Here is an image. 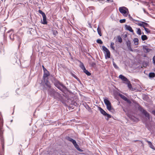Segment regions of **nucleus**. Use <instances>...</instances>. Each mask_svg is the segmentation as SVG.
<instances>
[{
	"label": "nucleus",
	"instance_id": "1",
	"mask_svg": "<svg viewBox=\"0 0 155 155\" xmlns=\"http://www.w3.org/2000/svg\"><path fill=\"white\" fill-rule=\"evenodd\" d=\"M3 122L2 118L0 117V139L1 143L2 145V149L4 150V139L3 136V134L4 130L3 128Z\"/></svg>",
	"mask_w": 155,
	"mask_h": 155
},
{
	"label": "nucleus",
	"instance_id": "2",
	"mask_svg": "<svg viewBox=\"0 0 155 155\" xmlns=\"http://www.w3.org/2000/svg\"><path fill=\"white\" fill-rule=\"evenodd\" d=\"M48 93L51 96L55 99L59 100L61 98V94L53 89H49L48 90Z\"/></svg>",
	"mask_w": 155,
	"mask_h": 155
},
{
	"label": "nucleus",
	"instance_id": "3",
	"mask_svg": "<svg viewBox=\"0 0 155 155\" xmlns=\"http://www.w3.org/2000/svg\"><path fill=\"white\" fill-rule=\"evenodd\" d=\"M119 10L124 17L126 15L129 14V13L128 9L124 7H120Z\"/></svg>",
	"mask_w": 155,
	"mask_h": 155
},
{
	"label": "nucleus",
	"instance_id": "4",
	"mask_svg": "<svg viewBox=\"0 0 155 155\" xmlns=\"http://www.w3.org/2000/svg\"><path fill=\"white\" fill-rule=\"evenodd\" d=\"M80 64L79 66L87 76H90L91 75V73L86 70L83 63L81 61H80Z\"/></svg>",
	"mask_w": 155,
	"mask_h": 155
},
{
	"label": "nucleus",
	"instance_id": "5",
	"mask_svg": "<svg viewBox=\"0 0 155 155\" xmlns=\"http://www.w3.org/2000/svg\"><path fill=\"white\" fill-rule=\"evenodd\" d=\"M138 109L142 114H143L146 117H147L148 120L150 119V116L149 113H148L145 110L141 107H138Z\"/></svg>",
	"mask_w": 155,
	"mask_h": 155
},
{
	"label": "nucleus",
	"instance_id": "6",
	"mask_svg": "<svg viewBox=\"0 0 155 155\" xmlns=\"http://www.w3.org/2000/svg\"><path fill=\"white\" fill-rule=\"evenodd\" d=\"M38 12L42 15L43 17V21L42 22V23L44 25L47 24V22L46 21V17L45 13L41 10H38Z\"/></svg>",
	"mask_w": 155,
	"mask_h": 155
},
{
	"label": "nucleus",
	"instance_id": "7",
	"mask_svg": "<svg viewBox=\"0 0 155 155\" xmlns=\"http://www.w3.org/2000/svg\"><path fill=\"white\" fill-rule=\"evenodd\" d=\"M119 78L122 81L127 82L129 81L128 80L124 75L120 74L119 76Z\"/></svg>",
	"mask_w": 155,
	"mask_h": 155
},
{
	"label": "nucleus",
	"instance_id": "8",
	"mask_svg": "<svg viewBox=\"0 0 155 155\" xmlns=\"http://www.w3.org/2000/svg\"><path fill=\"white\" fill-rule=\"evenodd\" d=\"M126 44L128 49L131 51H133L134 50L132 49L131 47V43L129 40L126 41Z\"/></svg>",
	"mask_w": 155,
	"mask_h": 155
},
{
	"label": "nucleus",
	"instance_id": "9",
	"mask_svg": "<svg viewBox=\"0 0 155 155\" xmlns=\"http://www.w3.org/2000/svg\"><path fill=\"white\" fill-rule=\"evenodd\" d=\"M143 49L144 52L146 53L150 52L151 50V49L148 48L147 46H143Z\"/></svg>",
	"mask_w": 155,
	"mask_h": 155
},
{
	"label": "nucleus",
	"instance_id": "10",
	"mask_svg": "<svg viewBox=\"0 0 155 155\" xmlns=\"http://www.w3.org/2000/svg\"><path fill=\"white\" fill-rule=\"evenodd\" d=\"M125 27L126 30H127L131 32H134V30L132 29V28L130 26L125 25Z\"/></svg>",
	"mask_w": 155,
	"mask_h": 155
},
{
	"label": "nucleus",
	"instance_id": "11",
	"mask_svg": "<svg viewBox=\"0 0 155 155\" xmlns=\"http://www.w3.org/2000/svg\"><path fill=\"white\" fill-rule=\"evenodd\" d=\"M107 109L110 111L112 112L113 108L111 106V103L106 105Z\"/></svg>",
	"mask_w": 155,
	"mask_h": 155
},
{
	"label": "nucleus",
	"instance_id": "12",
	"mask_svg": "<svg viewBox=\"0 0 155 155\" xmlns=\"http://www.w3.org/2000/svg\"><path fill=\"white\" fill-rule=\"evenodd\" d=\"M73 144L74 145L75 148H76L80 152H82L83 151L81 149L79 148V146L78 145L77 143L76 142L75 143H74Z\"/></svg>",
	"mask_w": 155,
	"mask_h": 155
},
{
	"label": "nucleus",
	"instance_id": "13",
	"mask_svg": "<svg viewBox=\"0 0 155 155\" xmlns=\"http://www.w3.org/2000/svg\"><path fill=\"white\" fill-rule=\"evenodd\" d=\"M104 102L106 105L111 103L107 98H104Z\"/></svg>",
	"mask_w": 155,
	"mask_h": 155
},
{
	"label": "nucleus",
	"instance_id": "14",
	"mask_svg": "<svg viewBox=\"0 0 155 155\" xmlns=\"http://www.w3.org/2000/svg\"><path fill=\"white\" fill-rule=\"evenodd\" d=\"M102 48L105 54L107 52H110L107 49V48L104 46H102Z\"/></svg>",
	"mask_w": 155,
	"mask_h": 155
},
{
	"label": "nucleus",
	"instance_id": "15",
	"mask_svg": "<svg viewBox=\"0 0 155 155\" xmlns=\"http://www.w3.org/2000/svg\"><path fill=\"white\" fill-rule=\"evenodd\" d=\"M99 109L101 113L104 116H105L107 113L101 107H99Z\"/></svg>",
	"mask_w": 155,
	"mask_h": 155
},
{
	"label": "nucleus",
	"instance_id": "16",
	"mask_svg": "<svg viewBox=\"0 0 155 155\" xmlns=\"http://www.w3.org/2000/svg\"><path fill=\"white\" fill-rule=\"evenodd\" d=\"M119 95L120 97L124 100L127 102L128 101V99L125 96L122 94H120Z\"/></svg>",
	"mask_w": 155,
	"mask_h": 155
},
{
	"label": "nucleus",
	"instance_id": "17",
	"mask_svg": "<svg viewBox=\"0 0 155 155\" xmlns=\"http://www.w3.org/2000/svg\"><path fill=\"white\" fill-rule=\"evenodd\" d=\"M67 139L68 140L72 142L73 144L75 143L76 142V141L75 140H73V139L69 137H68L67 138Z\"/></svg>",
	"mask_w": 155,
	"mask_h": 155
},
{
	"label": "nucleus",
	"instance_id": "18",
	"mask_svg": "<svg viewBox=\"0 0 155 155\" xmlns=\"http://www.w3.org/2000/svg\"><path fill=\"white\" fill-rule=\"evenodd\" d=\"M125 84H127L128 87L131 90L132 88V85L130 84V82L129 81L127 82H126Z\"/></svg>",
	"mask_w": 155,
	"mask_h": 155
},
{
	"label": "nucleus",
	"instance_id": "19",
	"mask_svg": "<svg viewBox=\"0 0 155 155\" xmlns=\"http://www.w3.org/2000/svg\"><path fill=\"white\" fill-rule=\"evenodd\" d=\"M146 141L148 143L150 147L152 149H154V146L151 142L148 140H146Z\"/></svg>",
	"mask_w": 155,
	"mask_h": 155
},
{
	"label": "nucleus",
	"instance_id": "20",
	"mask_svg": "<svg viewBox=\"0 0 155 155\" xmlns=\"http://www.w3.org/2000/svg\"><path fill=\"white\" fill-rule=\"evenodd\" d=\"M49 74L48 71L47 70H46L45 72V73L43 75L44 78H47L49 75Z\"/></svg>",
	"mask_w": 155,
	"mask_h": 155
},
{
	"label": "nucleus",
	"instance_id": "21",
	"mask_svg": "<svg viewBox=\"0 0 155 155\" xmlns=\"http://www.w3.org/2000/svg\"><path fill=\"white\" fill-rule=\"evenodd\" d=\"M149 76L150 78H153L155 76V74L153 72L150 73L149 74Z\"/></svg>",
	"mask_w": 155,
	"mask_h": 155
},
{
	"label": "nucleus",
	"instance_id": "22",
	"mask_svg": "<svg viewBox=\"0 0 155 155\" xmlns=\"http://www.w3.org/2000/svg\"><path fill=\"white\" fill-rule=\"evenodd\" d=\"M7 35L8 36V38L9 39H14V38L13 37V35L12 34H10V33H8L7 34Z\"/></svg>",
	"mask_w": 155,
	"mask_h": 155
},
{
	"label": "nucleus",
	"instance_id": "23",
	"mask_svg": "<svg viewBox=\"0 0 155 155\" xmlns=\"http://www.w3.org/2000/svg\"><path fill=\"white\" fill-rule=\"evenodd\" d=\"M105 58L106 59L107 58H110V52H107L105 54Z\"/></svg>",
	"mask_w": 155,
	"mask_h": 155
},
{
	"label": "nucleus",
	"instance_id": "24",
	"mask_svg": "<svg viewBox=\"0 0 155 155\" xmlns=\"http://www.w3.org/2000/svg\"><path fill=\"white\" fill-rule=\"evenodd\" d=\"M97 31L98 34L100 35V36H101L102 35V33L101 31V29L99 27H98L97 28Z\"/></svg>",
	"mask_w": 155,
	"mask_h": 155
},
{
	"label": "nucleus",
	"instance_id": "25",
	"mask_svg": "<svg viewBox=\"0 0 155 155\" xmlns=\"http://www.w3.org/2000/svg\"><path fill=\"white\" fill-rule=\"evenodd\" d=\"M105 116H107V117L106 119L107 120H108L111 117V116L109 114H108L107 113Z\"/></svg>",
	"mask_w": 155,
	"mask_h": 155
},
{
	"label": "nucleus",
	"instance_id": "26",
	"mask_svg": "<svg viewBox=\"0 0 155 155\" xmlns=\"http://www.w3.org/2000/svg\"><path fill=\"white\" fill-rule=\"evenodd\" d=\"M137 32L138 34L140 35H141L142 34L141 30L139 28L137 29Z\"/></svg>",
	"mask_w": 155,
	"mask_h": 155
},
{
	"label": "nucleus",
	"instance_id": "27",
	"mask_svg": "<svg viewBox=\"0 0 155 155\" xmlns=\"http://www.w3.org/2000/svg\"><path fill=\"white\" fill-rule=\"evenodd\" d=\"M125 17H128L130 19V20H133V18L130 16V15L129 13V14L126 15Z\"/></svg>",
	"mask_w": 155,
	"mask_h": 155
},
{
	"label": "nucleus",
	"instance_id": "28",
	"mask_svg": "<svg viewBox=\"0 0 155 155\" xmlns=\"http://www.w3.org/2000/svg\"><path fill=\"white\" fill-rule=\"evenodd\" d=\"M114 43L113 42H111L110 44V48L113 50H115V48L114 47Z\"/></svg>",
	"mask_w": 155,
	"mask_h": 155
},
{
	"label": "nucleus",
	"instance_id": "29",
	"mask_svg": "<svg viewBox=\"0 0 155 155\" xmlns=\"http://www.w3.org/2000/svg\"><path fill=\"white\" fill-rule=\"evenodd\" d=\"M45 84L47 85V86L49 87L50 89L51 88H50L51 87V86L50 83L49 82L47 81V82L45 83Z\"/></svg>",
	"mask_w": 155,
	"mask_h": 155
},
{
	"label": "nucleus",
	"instance_id": "30",
	"mask_svg": "<svg viewBox=\"0 0 155 155\" xmlns=\"http://www.w3.org/2000/svg\"><path fill=\"white\" fill-rule=\"evenodd\" d=\"M113 64L115 68L117 69H119L118 67L116 65V64L115 63V62L114 61L113 62Z\"/></svg>",
	"mask_w": 155,
	"mask_h": 155
},
{
	"label": "nucleus",
	"instance_id": "31",
	"mask_svg": "<svg viewBox=\"0 0 155 155\" xmlns=\"http://www.w3.org/2000/svg\"><path fill=\"white\" fill-rule=\"evenodd\" d=\"M138 40L139 39H134V44L135 45H137L138 44Z\"/></svg>",
	"mask_w": 155,
	"mask_h": 155
},
{
	"label": "nucleus",
	"instance_id": "32",
	"mask_svg": "<svg viewBox=\"0 0 155 155\" xmlns=\"http://www.w3.org/2000/svg\"><path fill=\"white\" fill-rule=\"evenodd\" d=\"M144 22H140L138 23V25L141 27H142L144 28V24L143 23Z\"/></svg>",
	"mask_w": 155,
	"mask_h": 155
},
{
	"label": "nucleus",
	"instance_id": "33",
	"mask_svg": "<svg viewBox=\"0 0 155 155\" xmlns=\"http://www.w3.org/2000/svg\"><path fill=\"white\" fill-rule=\"evenodd\" d=\"M53 35L55 36L58 34V31L56 30H53L52 31Z\"/></svg>",
	"mask_w": 155,
	"mask_h": 155
},
{
	"label": "nucleus",
	"instance_id": "34",
	"mask_svg": "<svg viewBox=\"0 0 155 155\" xmlns=\"http://www.w3.org/2000/svg\"><path fill=\"white\" fill-rule=\"evenodd\" d=\"M126 22V19H120V23H124Z\"/></svg>",
	"mask_w": 155,
	"mask_h": 155
},
{
	"label": "nucleus",
	"instance_id": "35",
	"mask_svg": "<svg viewBox=\"0 0 155 155\" xmlns=\"http://www.w3.org/2000/svg\"><path fill=\"white\" fill-rule=\"evenodd\" d=\"M97 43L101 44H102L103 42L101 40V39H97Z\"/></svg>",
	"mask_w": 155,
	"mask_h": 155
},
{
	"label": "nucleus",
	"instance_id": "36",
	"mask_svg": "<svg viewBox=\"0 0 155 155\" xmlns=\"http://www.w3.org/2000/svg\"><path fill=\"white\" fill-rule=\"evenodd\" d=\"M143 23L144 24V28H145V27H148L149 26V25L147 23H146L144 22Z\"/></svg>",
	"mask_w": 155,
	"mask_h": 155
},
{
	"label": "nucleus",
	"instance_id": "37",
	"mask_svg": "<svg viewBox=\"0 0 155 155\" xmlns=\"http://www.w3.org/2000/svg\"><path fill=\"white\" fill-rule=\"evenodd\" d=\"M145 31H146V32L147 33H150V30L147 28H144Z\"/></svg>",
	"mask_w": 155,
	"mask_h": 155
},
{
	"label": "nucleus",
	"instance_id": "38",
	"mask_svg": "<svg viewBox=\"0 0 155 155\" xmlns=\"http://www.w3.org/2000/svg\"><path fill=\"white\" fill-rule=\"evenodd\" d=\"M141 39H147V37L146 35H143L141 36Z\"/></svg>",
	"mask_w": 155,
	"mask_h": 155
},
{
	"label": "nucleus",
	"instance_id": "39",
	"mask_svg": "<svg viewBox=\"0 0 155 155\" xmlns=\"http://www.w3.org/2000/svg\"><path fill=\"white\" fill-rule=\"evenodd\" d=\"M90 64H91V66L92 67H94L95 65V63L93 62H91Z\"/></svg>",
	"mask_w": 155,
	"mask_h": 155
},
{
	"label": "nucleus",
	"instance_id": "40",
	"mask_svg": "<svg viewBox=\"0 0 155 155\" xmlns=\"http://www.w3.org/2000/svg\"><path fill=\"white\" fill-rule=\"evenodd\" d=\"M153 63L155 65V56H154L153 58Z\"/></svg>",
	"mask_w": 155,
	"mask_h": 155
},
{
	"label": "nucleus",
	"instance_id": "41",
	"mask_svg": "<svg viewBox=\"0 0 155 155\" xmlns=\"http://www.w3.org/2000/svg\"><path fill=\"white\" fill-rule=\"evenodd\" d=\"M118 42L120 43H121L122 42V39H118Z\"/></svg>",
	"mask_w": 155,
	"mask_h": 155
},
{
	"label": "nucleus",
	"instance_id": "42",
	"mask_svg": "<svg viewBox=\"0 0 155 155\" xmlns=\"http://www.w3.org/2000/svg\"><path fill=\"white\" fill-rule=\"evenodd\" d=\"M42 67H43V70L44 71V72L45 71H46V70H47L45 68V67H44V66H42Z\"/></svg>",
	"mask_w": 155,
	"mask_h": 155
},
{
	"label": "nucleus",
	"instance_id": "43",
	"mask_svg": "<svg viewBox=\"0 0 155 155\" xmlns=\"http://www.w3.org/2000/svg\"><path fill=\"white\" fill-rule=\"evenodd\" d=\"M61 86L63 87V88H65V87L63 84H61Z\"/></svg>",
	"mask_w": 155,
	"mask_h": 155
},
{
	"label": "nucleus",
	"instance_id": "44",
	"mask_svg": "<svg viewBox=\"0 0 155 155\" xmlns=\"http://www.w3.org/2000/svg\"><path fill=\"white\" fill-rule=\"evenodd\" d=\"M89 8H91L92 9H94V7H89Z\"/></svg>",
	"mask_w": 155,
	"mask_h": 155
},
{
	"label": "nucleus",
	"instance_id": "45",
	"mask_svg": "<svg viewBox=\"0 0 155 155\" xmlns=\"http://www.w3.org/2000/svg\"><path fill=\"white\" fill-rule=\"evenodd\" d=\"M153 112H154L153 113V114H154L155 115V111H153Z\"/></svg>",
	"mask_w": 155,
	"mask_h": 155
},
{
	"label": "nucleus",
	"instance_id": "46",
	"mask_svg": "<svg viewBox=\"0 0 155 155\" xmlns=\"http://www.w3.org/2000/svg\"><path fill=\"white\" fill-rule=\"evenodd\" d=\"M118 39H121V38H120V37H118Z\"/></svg>",
	"mask_w": 155,
	"mask_h": 155
},
{
	"label": "nucleus",
	"instance_id": "47",
	"mask_svg": "<svg viewBox=\"0 0 155 155\" xmlns=\"http://www.w3.org/2000/svg\"><path fill=\"white\" fill-rule=\"evenodd\" d=\"M142 40H143V41H144L146 39H142Z\"/></svg>",
	"mask_w": 155,
	"mask_h": 155
},
{
	"label": "nucleus",
	"instance_id": "48",
	"mask_svg": "<svg viewBox=\"0 0 155 155\" xmlns=\"http://www.w3.org/2000/svg\"><path fill=\"white\" fill-rule=\"evenodd\" d=\"M107 0V1H108H108H110V0Z\"/></svg>",
	"mask_w": 155,
	"mask_h": 155
},
{
	"label": "nucleus",
	"instance_id": "49",
	"mask_svg": "<svg viewBox=\"0 0 155 155\" xmlns=\"http://www.w3.org/2000/svg\"><path fill=\"white\" fill-rule=\"evenodd\" d=\"M123 110H124L125 111V112H126V111L125 110H124V109Z\"/></svg>",
	"mask_w": 155,
	"mask_h": 155
},
{
	"label": "nucleus",
	"instance_id": "50",
	"mask_svg": "<svg viewBox=\"0 0 155 155\" xmlns=\"http://www.w3.org/2000/svg\"><path fill=\"white\" fill-rule=\"evenodd\" d=\"M58 88L59 89H60V88H59L58 87Z\"/></svg>",
	"mask_w": 155,
	"mask_h": 155
},
{
	"label": "nucleus",
	"instance_id": "51",
	"mask_svg": "<svg viewBox=\"0 0 155 155\" xmlns=\"http://www.w3.org/2000/svg\"><path fill=\"white\" fill-rule=\"evenodd\" d=\"M134 39H137V38H134Z\"/></svg>",
	"mask_w": 155,
	"mask_h": 155
}]
</instances>
